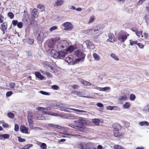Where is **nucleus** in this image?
Masks as SVG:
<instances>
[{
    "label": "nucleus",
    "mask_w": 149,
    "mask_h": 149,
    "mask_svg": "<svg viewBox=\"0 0 149 149\" xmlns=\"http://www.w3.org/2000/svg\"><path fill=\"white\" fill-rule=\"evenodd\" d=\"M18 23V21L17 20H13L12 21L13 24L14 26H16V24H17Z\"/></svg>",
    "instance_id": "obj_62"
},
{
    "label": "nucleus",
    "mask_w": 149,
    "mask_h": 149,
    "mask_svg": "<svg viewBox=\"0 0 149 149\" xmlns=\"http://www.w3.org/2000/svg\"><path fill=\"white\" fill-rule=\"evenodd\" d=\"M2 126L4 128H8L9 127V125L8 124L5 123H3Z\"/></svg>",
    "instance_id": "obj_57"
},
{
    "label": "nucleus",
    "mask_w": 149,
    "mask_h": 149,
    "mask_svg": "<svg viewBox=\"0 0 149 149\" xmlns=\"http://www.w3.org/2000/svg\"><path fill=\"white\" fill-rule=\"evenodd\" d=\"M77 148L81 149H96L95 144L92 143L86 144L83 143H78L76 146Z\"/></svg>",
    "instance_id": "obj_1"
},
{
    "label": "nucleus",
    "mask_w": 149,
    "mask_h": 149,
    "mask_svg": "<svg viewBox=\"0 0 149 149\" xmlns=\"http://www.w3.org/2000/svg\"><path fill=\"white\" fill-rule=\"evenodd\" d=\"M51 88L52 89L55 90H58L59 88L58 86L56 85H54L52 86Z\"/></svg>",
    "instance_id": "obj_53"
},
{
    "label": "nucleus",
    "mask_w": 149,
    "mask_h": 149,
    "mask_svg": "<svg viewBox=\"0 0 149 149\" xmlns=\"http://www.w3.org/2000/svg\"><path fill=\"white\" fill-rule=\"evenodd\" d=\"M48 126H49L52 127H54L57 128H59V127H60L57 125H55L54 124H49L48 125Z\"/></svg>",
    "instance_id": "obj_41"
},
{
    "label": "nucleus",
    "mask_w": 149,
    "mask_h": 149,
    "mask_svg": "<svg viewBox=\"0 0 149 149\" xmlns=\"http://www.w3.org/2000/svg\"><path fill=\"white\" fill-rule=\"evenodd\" d=\"M62 25L64 27V30L65 31H70L73 29V25L70 22H65Z\"/></svg>",
    "instance_id": "obj_9"
},
{
    "label": "nucleus",
    "mask_w": 149,
    "mask_h": 149,
    "mask_svg": "<svg viewBox=\"0 0 149 149\" xmlns=\"http://www.w3.org/2000/svg\"><path fill=\"white\" fill-rule=\"evenodd\" d=\"M141 110L145 113L149 112V104L143 106Z\"/></svg>",
    "instance_id": "obj_23"
},
{
    "label": "nucleus",
    "mask_w": 149,
    "mask_h": 149,
    "mask_svg": "<svg viewBox=\"0 0 149 149\" xmlns=\"http://www.w3.org/2000/svg\"><path fill=\"white\" fill-rule=\"evenodd\" d=\"M36 109L37 110H38L39 111L41 110L43 111V113H44L45 112V111H48L50 110V109L49 107L44 108L40 107H36Z\"/></svg>",
    "instance_id": "obj_24"
},
{
    "label": "nucleus",
    "mask_w": 149,
    "mask_h": 149,
    "mask_svg": "<svg viewBox=\"0 0 149 149\" xmlns=\"http://www.w3.org/2000/svg\"><path fill=\"white\" fill-rule=\"evenodd\" d=\"M74 93L75 95L79 96H81L82 95V93H81L77 91H75L74 92Z\"/></svg>",
    "instance_id": "obj_44"
},
{
    "label": "nucleus",
    "mask_w": 149,
    "mask_h": 149,
    "mask_svg": "<svg viewBox=\"0 0 149 149\" xmlns=\"http://www.w3.org/2000/svg\"><path fill=\"white\" fill-rule=\"evenodd\" d=\"M110 56L112 58L116 61H118L119 60V58L118 56L115 54L112 53L111 54Z\"/></svg>",
    "instance_id": "obj_32"
},
{
    "label": "nucleus",
    "mask_w": 149,
    "mask_h": 149,
    "mask_svg": "<svg viewBox=\"0 0 149 149\" xmlns=\"http://www.w3.org/2000/svg\"><path fill=\"white\" fill-rule=\"evenodd\" d=\"M64 2V0H56L54 3V6L55 7H60L63 5Z\"/></svg>",
    "instance_id": "obj_14"
},
{
    "label": "nucleus",
    "mask_w": 149,
    "mask_h": 149,
    "mask_svg": "<svg viewBox=\"0 0 149 149\" xmlns=\"http://www.w3.org/2000/svg\"><path fill=\"white\" fill-rule=\"evenodd\" d=\"M58 29V27L56 26H54L51 27L49 29V31L50 32H52Z\"/></svg>",
    "instance_id": "obj_40"
},
{
    "label": "nucleus",
    "mask_w": 149,
    "mask_h": 149,
    "mask_svg": "<svg viewBox=\"0 0 149 149\" xmlns=\"http://www.w3.org/2000/svg\"><path fill=\"white\" fill-rule=\"evenodd\" d=\"M15 86V83H11L10 84L9 87L12 88H14Z\"/></svg>",
    "instance_id": "obj_60"
},
{
    "label": "nucleus",
    "mask_w": 149,
    "mask_h": 149,
    "mask_svg": "<svg viewBox=\"0 0 149 149\" xmlns=\"http://www.w3.org/2000/svg\"><path fill=\"white\" fill-rule=\"evenodd\" d=\"M19 129V126L18 124H15V125L14 130L15 131H17Z\"/></svg>",
    "instance_id": "obj_55"
},
{
    "label": "nucleus",
    "mask_w": 149,
    "mask_h": 149,
    "mask_svg": "<svg viewBox=\"0 0 149 149\" xmlns=\"http://www.w3.org/2000/svg\"><path fill=\"white\" fill-rule=\"evenodd\" d=\"M42 64L44 67L46 68L50 67V63L49 62L47 61H44L43 62Z\"/></svg>",
    "instance_id": "obj_30"
},
{
    "label": "nucleus",
    "mask_w": 149,
    "mask_h": 149,
    "mask_svg": "<svg viewBox=\"0 0 149 149\" xmlns=\"http://www.w3.org/2000/svg\"><path fill=\"white\" fill-rule=\"evenodd\" d=\"M17 25V27L20 29L22 28L23 26V24L21 22L18 23Z\"/></svg>",
    "instance_id": "obj_49"
},
{
    "label": "nucleus",
    "mask_w": 149,
    "mask_h": 149,
    "mask_svg": "<svg viewBox=\"0 0 149 149\" xmlns=\"http://www.w3.org/2000/svg\"><path fill=\"white\" fill-rule=\"evenodd\" d=\"M49 114L50 115H52L53 116H61V117H63V116H61L60 115H58L57 114L55 113H49Z\"/></svg>",
    "instance_id": "obj_47"
},
{
    "label": "nucleus",
    "mask_w": 149,
    "mask_h": 149,
    "mask_svg": "<svg viewBox=\"0 0 149 149\" xmlns=\"http://www.w3.org/2000/svg\"><path fill=\"white\" fill-rule=\"evenodd\" d=\"M29 129L28 128L26 127L23 125H21L20 127V131L24 133L29 134L28 130Z\"/></svg>",
    "instance_id": "obj_15"
},
{
    "label": "nucleus",
    "mask_w": 149,
    "mask_h": 149,
    "mask_svg": "<svg viewBox=\"0 0 149 149\" xmlns=\"http://www.w3.org/2000/svg\"><path fill=\"white\" fill-rule=\"evenodd\" d=\"M75 55L78 57L80 58L76 59L74 61V63H77L79 61L81 58H84L85 55L83 53L81 49H77L74 51Z\"/></svg>",
    "instance_id": "obj_5"
},
{
    "label": "nucleus",
    "mask_w": 149,
    "mask_h": 149,
    "mask_svg": "<svg viewBox=\"0 0 149 149\" xmlns=\"http://www.w3.org/2000/svg\"><path fill=\"white\" fill-rule=\"evenodd\" d=\"M40 93L42 94L45 95H49V93L45 92L43 91H41L40 92Z\"/></svg>",
    "instance_id": "obj_52"
},
{
    "label": "nucleus",
    "mask_w": 149,
    "mask_h": 149,
    "mask_svg": "<svg viewBox=\"0 0 149 149\" xmlns=\"http://www.w3.org/2000/svg\"><path fill=\"white\" fill-rule=\"evenodd\" d=\"M97 106L101 108L103 106V105L101 103L98 102L96 104Z\"/></svg>",
    "instance_id": "obj_61"
},
{
    "label": "nucleus",
    "mask_w": 149,
    "mask_h": 149,
    "mask_svg": "<svg viewBox=\"0 0 149 149\" xmlns=\"http://www.w3.org/2000/svg\"><path fill=\"white\" fill-rule=\"evenodd\" d=\"M80 81L82 84L85 86H89L91 85V84L90 82L85 80L81 79Z\"/></svg>",
    "instance_id": "obj_25"
},
{
    "label": "nucleus",
    "mask_w": 149,
    "mask_h": 149,
    "mask_svg": "<svg viewBox=\"0 0 149 149\" xmlns=\"http://www.w3.org/2000/svg\"><path fill=\"white\" fill-rule=\"evenodd\" d=\"M64 118H66L69 119H76V116H74L72 115H71L65 117V116H63Z\"/></svg>",
    "instance_id": "obj_36"
},
{
    "label": "nucleus",
    "mask_w": 149,
    "mask_h": 149,
    "mask_svg": "<svg viewBox=\"0 0 149 149\" xmlns=\"http://www.w3.org/2000/svg\"><path fill=\"white\" fill-rule=\"evenodd\" d=\"M35 74L36 77L40 79V80H42L44 78V77L42 75L41 73L38 72H35Z\"/></svg>",
    "instance_id": "obj_26"
},
{
    "label": "nucleus",
    "mask_w": 149,
    "mask_h": 149,
    "mask_svg": "<svg viewBox=\"0 0 149 149\" xmlns=\"http://www.w3.org/2000/svg\"><path fill=\"white\" fill-rule=\"evenodd\" d=\"M47 145L45 143H42L40 146L41 148L43 149H46Z\"/></svg>",
    "instance_id": "obj_50"
},
{
    "label": "nucleus",
    "mask_w": 149,
    "mask_h": 149,
    "mask_svg": "<svg viewBox=\"0 0 149 149\" xmlns=\"http://www.w3.org/2000/svg\"><path fill=\"white\" fill-rule=\"evenodd\" d=\"M73 59V58L72 56H69L66 58L65 62H67L69 65L72 63Z\"/></svg>",
    "instance_id": "obj_20"
},
{
    "label": "nucleus",
    "mask_w": 149,
    "mask_h": 149,
    "mask_svg": "<svg viewBox=\"0 0 149 149\" xmlns=\"http://www.w3.org/2000/svg\"><path fill=\"white\" fill-rule=\"evenodd\" d=\"M109 38L107 40L108 41L113 42L115 41V36L113 34L110 33L109 34Z\"/></svg>",
    "instance_id": "obj_17"
},
{
    "label": "nucleus",
    "mask_w": 149,
    "mask_h": 149,
    "mask_svg": "<svg viewBox=\"0 0 149 149\" xmlns=\"http://www.w3.org/2000/svg\"><path fill=\"white\" fill-rule=\"evenodd\" d=\"M137 42L136 41H132V40H130V44L131 45H133L135 44H137Z\"/></svg>",
    "instance_id": "obj_46"
},
{
    "label": "nucleus",
    "mask_w": 149,
    "mask_h": 149,
    "mask_svg": "<svg viewBox=\"0 0 149 149\" xmlns=\"http://www.w3.org/2000/svg\"><path fill=\"white\" fill-rule=\"evenodd\" d=\"M59 38H55L52 39L48 41V46L50 48H54L56 41L59 40Z\"/></svg>",
    "instance_id": "obj_10"
},
{
    "label": "nucleus",
    "mask_w": 149,
    "mask_h": 149,
    "mask_svg": "<svg viewBox=\"0 0 149 149\" xmlns=\"http://www.w3.org/2000/svg\"><path fill=\"white\" fill-rule=\"evenodd\" d=\"M114 107H115V106H107V110H112L113 109V108Z\"/></svg>",
    "instance_id": "obj_51"
},
{
    "label": "nucleus",
    "mask_w": 149,
    "mask_h": 149,
    "mask_svg": "<svg viewBox=\"0 0 149 149\" xmlns=\"http://www.w3.org/2000/svg\"><path fill=\"white\" fill-rule=\"evenodd\" d=\"M114 149H123V148L120 146L116 145L114 146Z\"/></svg>",
    "instance_id": "obj_58"
},
{
    "label": "nucleus",
    "mask_w": 149,
    "mask_h": 149,
    "mask_svg": "<svg viewBox=\"0 0 149 149\" xmlns=\"http://www.w3.org/2000/svg\"><path fill=\"white\" fill-rule=\"evenodd\" d=\"M93 56L95 60L97 61H98L100 60V57L96 53H95L93 54Z\"/></svg>",
    "instance_id": "obj_33"
},
{
    "label": "nucleus",
    "mask_w": 149,
    "mask_h": 149,
    "mask_svg": "<svg viewBox=\"0 0 149 149\" xmlns=\"http://www.w3.org/2000/svg\"><path fill=\"white\" fill-rule=\"evenodd\" d=\"M110 88L109 87H105L104 88H100V91H106L107 92L110 91Z\"/></svg>",
    "instance_id": "obj_34"
},
{
    "label": "nucleus",
    "mask_w": 149,
    "mask_h": 149,
    "mask_svg": "<svg viewBox=\"0 0 149 149\" xmlns=\"http://www.w3.org/2000/svg\"><path fill=\"white\" fill-rule=\"evenodd\" d=\"M76 123V125L79 126L78 129L82 128V126L84 125L85 123V121L81 117H79V120L74 121Z\"/></svg>",
    "instance_id": "obj_11"
},
{
    "label": "nucleus",
    "mask_w": 149,
    "mask_h": 149,
    "mask_svg": "<svg viewBox=\"0 0 149 149\" xmlns=\"http://www.w3.org/2000/svg\"><path fill=\"white\" fill-rule=\"evenodd\" d=\"M131 106V104L130 102H126L122 105V107L123 109H128Z\"/></svg>",
    "instance_id": "obj_22"
},
{
    "label": "nucleus",
    "mask_w": 149,
    "mask_h": 149,
    "mask_svg": "<svg viewBox=\"0 0 149 149\" xmlns=\"http://www.w3.org/2000/svg\"><path fill=\"white\" fill-rule=\"evenodd\" d=\"M8 116L10 118H13L14 117V115L12 112H9L8 113Z\"/></svg>",
    "instance_id": "obj_38"
},
{
    "label": "nucleus",
    "mask_w": 149,
    "mask_h": 149,
    "mask_svg": "<svg viewBox=\"0 0 149 149\" xmlns=\"http://www.w3.org/2000/svg\"><path fill=\"white\" fill-rule=\"evenodd\" d=\"M2 27L3 29L5 30L7 28V24L6 23H3L2 24Z\"/></svg>",
    "instance_id": "obj_48"
},
{
    "label": "nucleus",
    "mask_w": 149,
    "mask_h": 149,
    "mask_svg": "<svg viewBox=\"0 0 149 149\" xmlns=\"http://www.w3.org/2000/svg\"><path fill=\"white\" fill-rule=\"evenodd\" d=\"M32 115L30 113H29L28 116V120L29 123H33V120L32 119Z\"/></svg>",
    "instance_id": "obj_31"
},
{
    "label": "nucleus",
    "mask_w": 149,
    "mask_h": 149,
    "mask_svg": "<svg viewBox=\"0 0 149 149\" xmlns=\"http://www.w3.org/2000/svg\"><path fill=\"white\" fill-rule=\"evenodd\" d=\"M10 136V135L9 134H0V139L4 141L6 139H8Z\"/></svg>",
    "instance_id": "obj_18"
},
{
    "label": "nucleus",
    "mask_w": 149,
    "mask_h": 149,
    "mask_svg": "<svg viewBox=\"0 0 149 149\" xmlns=\"http://www.w3.org/2000/svg\"><path fill=\"white\" fill-rule=\"evenodd\" d=\"M50 54L52 56L55 58H58V52H56L55 50L52 49L50 52Z\"/></svg>",
    "instance_id": "obj_16"
},
{
    "label": "nucleus",
    "mask_w": 149,
    "mask_h": 149,
    "mask_svg": "<svg viewBox=\"0 0 149 149\" xmlns=\"http://www.w3.org/2000/svg\"><path fill=\"white\" fill-rule=\"evenodd\" d=\"M131 30L132 31L135 32L136 34L139 38H140V37L142 38L143 37V36L142 35V30H138L135 27L132 28Z\"/></svg>",
    "instance_id": "obj_12"
},
{
    "label": "nucleus",
    "mask_w": 149,
    "mask_h": 149,
    "mask_svg": "<svg viewBox=\"0 0 149 149\" xmlns=\"http://www.w3.org/2000/svg\"><path fill=\"white\" fill-rule=\"evenodd\" d=\"M146 0H139V1L138 3V5H140L142 4Z\"/></svg>",
    "instance_id": "obj_63"
},
{
    "label": "nucleus",
    "mask_w": 149,
    "mask_h": 149,
    "mask_svg": "<svg viewBox=\"0 0 149 149\" xmlns=\"http://www.w3.org/2000/svg\"><path fill=\"white\" fill-rule=\"evenodd\" d=\"M46 36H45L44 34L42 32H40L38 34L37 39L38 40H41L44 38H45Z\"/></svg>",
    "instance_id": "obj_21"
},
{
    "label": "nucleus",
    "mask_w": 149,
    "mask_h": 149,
    "mask_svg": "<svg viewBox=\"0 0 149 149\" xmlns=\"http://www.w3.org/2000/svg\"><path fill=\"white\" fill-rule=\"evenodd\" d=\"M8 16L11 19L13 18L14 15L11 12H9L8 13Z\"/></svg>",
    "instance_id": "obj_42"
},
{
    "label": "nucleus",
    "mask_w": 149,
    "mask_h": 149,
    "mask_svg": "<svg viewBox=\"0 0 149 149\" xmlns=\"http://www.w3.org/2000/svg\"><path fill=\"white\" fill-rule=\"evenodd\" d=\"M31 146L30 144H27L23 147V149H28Z\"/></svg>",
    "instance_id": "obj_59"
},
{
    "label": "nucleus",
    "mask_w": 149,
    "mask_h": 149,
    "mask_svg": "<svg viewBox=\"0 0 149 149\" xmlns=\"http://www.w3.org/2000/svg\"><path fill=\"white\" fill-rule=\"evenodd\" d=\"M127 99V95L125 94L120 96L119 98V100L122 102L126 100Z\"/></svg>",
    "instance_id": "obj_28"
},
{
    "label": "nucleus",
    "mask_w": 149,
    "mask_h": 149,
    "mask_svg": "<svg viewBox=\"0 0 149 149\" xmlns=\"http://www.w3.org/2000/svg\"><path fill=\"white\" fill-rule=\"evenodd\" d=\"M112 127L113 129L114 135L116 137L118 136L119 133V131L121 129V126L118 123H115L113 125Z\"/></svg>",
    "instance_id": "obj_7"
},
{
    "label": "nucleus",
    "mask_w": 149,
    "mask_h": 149,
    "mask_svg": "<svg viewBox=\"0 0 149 149\" xmlns=\"http://www.w3.org/2000/svg\"><path fill=\"white\" fill-rule=\"evenodd\" d=\"M69 126L72 128L77 129H78V127H79V126L76 125V124H75V125H74L72 124H70L69 125Z\"/></svg>",
    "instance_id": "obj_43"
},
{
    "label": "nucleus",
    "mask_w": 149,
    "mask_h": 149,
    "mask_svg": "<svg viewBox=\"0 0 149 149\" xmlns=\"http://www.w3.org/2000/svg\"><path fill=\"white\" fill-rule=\"evenodd\" d=\"M87 33L88 34L93 35L95 38H97L101 33L100 28L99 26H96L93 27V29L87 30Z\"/></svg>",
    "instance_id": "obj_2"
},
{
    "label": "nucleus",
    "mask_w": 149,
    "mask_h": 149,
    "mask_svg": "<svg viewBox=\"0 0 149 149\" xmlns=\"http://www.w3.org/2000/svg\"><path fill=\"white\" fill-rule=\"evenodd\" d=\"M139 124L141 126H148L149 125V123L146 121H143L139 122Z\"/></svg>",
    "instance_id": "obj_27"
},
{
    "label": "nucleus",
    "mask_w": 149,
    "mask_h": 149,
    "mask_svg": "<svg viewBox=\"0 0 149 149\" xmlns=\"http://www.w3.org/2000/svg\"><path fill=\"white\" fill-rule=\"evenodd\" d=\"M74 49V47L72 45H70L67 49L65 50V51H62L58 52V58H61V57H64L65 56L67 55L68 53L72 52Z\"/></svg>",
    "instance_id": "obj_4"
},
{
    "label": "nucleus",
    "mask_w": 149,
    "mask_h": 149,
    "mask_svg": "<svg viewBox=\"0 0 149 149\" xmlns=\"http://www.w3.org/2000/svg\"><path fill=\"white\" fill-rule=\"evenodd\" d=\"M93 123H95L96 125H98L99 124L100 121L97 119L95 118L93 119L92 120Z\"/></svg>",
    "instance_id": "obj_37"
},
{
    "label": "nucleus",
    "mask_w": 149,
    "mask_h": 149,
    "mask_svg": "<svg viewBox=\"0 0 149 149\" xmlns=\"http://www.w3.org/2000/svg\"><path fill=\"white\" fill-rule=\"evenodd\" d=\"M137 45L141 49H143L144 46V45L141 43H137Z\"/></svg>",
    "instance_id": "obj_45"
},
{
    "label": "nucleus",
    "mask_w": 149,
    "mask_h": 149,
    "mask_svg": "<svg viewBox=\"0 0 149 149\" xmlns=\"http://www.w3.org/2000/svg\"><path fill=\"white\" fill-rule=\"evenodd\" d=\"M13 94V92L11 91H8L6 93V95L8 97L10 96Z\"/></svg>",
    "instance_id": "obj_56"
},
{
    "label": "nucleus",
    "mask_w": 149,
    "mask_h": 149,
    "mask_svg": "<svg viewBox=\"0 0 149 149\" xmlns=\"http://www.w3.org/2000/svg\"><path fill=\"white\" fill-rule=\"evenodd\" d=\"M69 47L68 42L65 40H62L60 41L57 46L58 49L60 50H66Z\"/></svg>",
    "instance_id": "obj_3"
},
{
    "label": "nucleus",
    "mask_w": 149,
    "mask_h": 149,
    "mask_svg": "<svg viewBox=\"0 0 149 149\" xmlns=\"http://www.w3.org/2000/svg\"><path fill=\"white\" fill-rule=\"evenodd\" d=\"M144 18L146 22V23L147 24H149V19H147V17L145 16L144 17Z\"/></svg>",
    "instance_id": "obj_64"
},
{
    "label": "nucleus",
    "mask_w": 149,
    "mask_h": 149,
    "mask_svg": "<svg viewBox=\"0 0 149 149\" xmlns=\"http://www.w3.org/2000/svg\"><path fill=\"white\" fill-rule=\"evenodd\" d=\"M35 118L39 120H44L45 119L44 116L43 115L40 114H35Z\"/></svg>",
    "instance_id": "obj_19"
},
{
    "label": "nucleus",
    "mask_w": 149,
    "mask_h": 149,
    "mask_svg": "<svg viewBox=\"0 0 149 149\" xmlns=\"http://www.w3.org/2000/svg\"><path fill=\"white\" fill-rule=\"evenodd\" d=\"M37 11L36 9H34L32 12L31 13V17L33 19L37 16Z\"/></svg>",
    "instance_id": "obj_29"
},
{
    "label": "nucleus",
    "mask_w": 149,
    "mask_h": 149,
    "mask_svg": "<svg viewBox=\"0 0 149 149\" xmlns=\"http://www.w3.org/2000/svg\"><path fill=\"white\" fill-rule=\"evenodd\" d=\"M61 110L62 111H63L67 112H70L71 111H70V110H74L76 111H77L78 112H86V111H83L81 110L77 109H72V108H61Z\"/></svg>",
    "instance_id": "obj_13"
},
{
    "label": "nucleus",
    "mask_w": 149,
    "mask_h": 149,
    "mask_svg": "<svg viewBox=\"0 0 149 149\" xmlns=\"http://www.w3.org/2000/svg\"><path fill=\"white\" fill-rule=\"evenodd\" d=\"M83 48L85 49L86 48L93 49L95 48V45L89 40H87L84 42L82 44Z\"/></svg>",
    "instance_id": "obj_6"
},
{
    "label": "nucleus",
    "mask_w": 149,
    "mask_h": 149,
    "mask_svg": "<svg viewBox=\"0 0 149 149\" xmlns=\"http://www.w3.org/2000/svg\"><path fill=\"white\" fill-rule=\"evenodd\" d=\"M136 98V96L134 94H131L130 95V99L131 101H134Z\"/></svg>",
    "instance_id": "obj_39"
},
{
    "label": "nucleus",
    "mask_w": 149,
    "mask_h": 149,
    "mask_svg": "<svg viewBox=\"0 0 149 149\" xmlns=\"http://www.w3.org/2000/svg\"><path fill=\"white\" fill-rule=\"evenodd\" d=\"M129 34L126 33H121L118 36V39L120 42H123L127 39Z\"/></svg>",
    "instance_id": "obj_8"
},
{
    "label": "nucleus",
    "mask_w": 149,
    "mask_h": 149,
    "mask_svg": "<svg viewBox=\"0 0 149 149\" xmlns=\"http://www.w3.org/2000/svg\"><path fill=\"white\" fill-rule=\"evenodd\" d=\"M95 19L94 16L93 15H91L90 17L88 23L90 24L92 23Z\"/></svg>",
    "instance_id": "obj_35"
},
{
    "label": "nucleus",
    "mask_w": 149,
    "mask_h": 149,
    "mask_svg": "<svg viewBox=\"0 0 149 149\" xmlns=\"http://www.w3.org/2000/svg\"><path fill=\"white\" fill-rule=\"evenodd\" d=\"M18 141L21 142H24L26 141V140L24 139L21 138L20 137H18Z\"/></svg>",
    "instance_id": "obj_54"
}]
</instances>
